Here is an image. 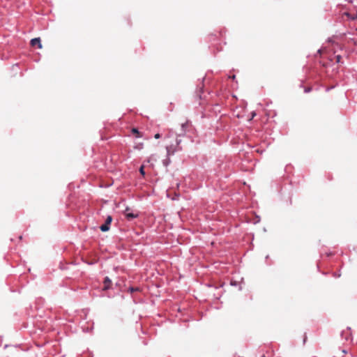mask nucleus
<instances>
[{
    "mask_svg": "<svg viewBox=\"0 0 357 357\" xmlns=\"http://www.w3.org/2000/svg\"><path fill=\"white\" fill-rule=\"evenodd\" d=\"M139 172L140 174L142 175V176H144L145 175V172L144 170V167L142 166L139 169Z\"/></svg>",
    "mask_w": 357,
    "mask_h": 357,
    "instance_id": "9",
    "label": "nucleus"
},
{
    "mask_svg": "<svg viewBox=\"0 0 357 357\" xmlns=\"http://www.w3.org/2000/svg\"><path fill=\"white\" fill-rule=\"evenodd\" d=\"M111 283H112L111 280L108 277H105L104 279L103 289L107 290V289H109Z\"/></svg>",
    "mask_w": 357,
    "mask_h": 357,
    "instance_id": "5",
    "label": "nucleus"
},
{
    "mask_svg": "<svg viewBox=\"0 0 357 357\" xmlns=\"http://www.w3.org/2000/svg\"><path fill=\"white\" fill-rule=\"evenodd\" d=\"M132 133H136V134H137V137H141V136L139 135V131H138V130H137V128H132Z\"/></svg>",
    "mask_w": 357,
    "mask_h": 357,
    "instance_id": "8",
    "label": "nucleus"
},
{
    "mask_svg": "<svg viewBox=\"0 0 357 357\" xmlns=\"http://www.w3.org/2000/svg\"><path fill=\"white\" fill-rule=\"evenodd\" d=\"M186 126H187V123H182L181 124V128H182L183 133L185 132V128Z\"/></svg>",
    "mask_w": 357,
    "mask_h": 357,
    "instance_id": "10",
    "label": "nucleus"
},
{
    "mask_svg": "<svg viewBox=\"0 0 357 357\" xmlns=\"http://www.w3.org/2000/svg\"><path fill=\"white\" fill-rule=\"evenodd\" d=\"M310 91V88H307V89H305V93H308Z\"/></svg>",
    "mask_w": 357,
    "mask_h": 357,
    "instance_id": "15",
    "label": "nucleus"
},
{
    "mask_svg": "<svg viewBox=\"0 0 357 357\" xmlns=\"http://www.w3.org/2000/svg\"><path fill=\"white\" fill-rule=\"evenodd\" d=\"M349 330H350V328H347V332L344 331L342 332L341 335H342V337H344V335H345L344 338H345L346 340H349V335H350V333H349Z\"/></svg>",
    "mask_w": 357,
    "mask_h": 357,
    "instance_id": "6",
    "label": "nucleus"
},
{
    "mask_svg": "<svg viewBox=\"0 0 357 357\" xmlns=\"http://www.w3.org/2000/svg\"><path fill=\"white\" fill-rule=\"evenodd\" d=\"M170 162L171 160L169 158V156H167V158L162 161V163L165 167H167L170 164Z\"/></svg>",
    "mask_w": 357,
    "mask_h": 357,
    "instance_id": "7",
    "label": "nucleus"
},
{
    "mask_svg": "<svg viewBox=\"0 0 357 357\" xmlns=\"http://www.w3.org/2000/svg\"><path fill=\"white\" fill-rule=\"evenodd\" d=\"M340 59H341V56H340V55L336 56V61L337 63L340 62Z\"/></svg>",
    "mask_w": 357,
    "mask_h": 357,
    "instance_id": "12",
    "label": "nucleus"
},
{
    "mask_svg": "<svg viewBox=\"0 0 357 357\" xmlns=\"http://www.w3.org/2000/svg\"><path fill=\"white\" fill-rule=\"evenodd\" d=\"M112 221V218L110 215H108L105 220V224L100 227V229L102 231H107L109 229V225Z\"/></svg>",
    "mask_w": 357,
    "mask_h": 357,
    "instance_id": "2",
    "label": "nucleus"
},
{
    "mask_svg": "<svg viewBox=\"0 0 357 357\" xmlns=\"http://www.w3.org/2000/svg\"><path fill=\"white\" fill-rule=\"evenodd\" d=\"M231 285H236V282H233V281H231Z\"/></svg>",
    "mask_w": 357,
    "mask_h": 357,
    "instance_id": "16",
    "label": "nucleus"
},
{
    "mask_svg": "<svg viewBox=\"0 0 357 357\" xmlns=\"http://www.w3.org/2000/svg\"><path fill=\"white\" fill-rule=\"evenodd\" d=\"M126 217L128 220H132L138 216V214L132 212H128V208H126L125 212Z\"/></svg>",
    "mask_w": 357,
    "mask_h": 357,
    "instance_id": "3",
    "label": "nucleus"
},
{
    "mask_svg": "<svg viewBox=\"0 0 357 357\" xmlns=\"http://www.w3.org/2000/svg\"><path fill=\"white\" fill-rule=\"evenodd\" d=\"M172 135H173V132H172V131L171 130V131H169V135L167 136V137H170Z\"/></svg>",
    "mask_w": 357,
    "mask_h": 357,
    "instance_id": "14",
    "label": "nucleus"
},
{
    "mask_svg": "<svg viewBox=\"0 0 357 357\" xmlns=\"http://www.w3.org/2000/svg\"><path fill=\"white\" fill-rule=\"evenodd\" d=\"M31 45L32 46L38 45V47L39 48H42V45H41V42H40V38H35L31 39Z\"/></svg>",
    "mask_w": 357,
    "mask_h": 357,
    "instance_id": "4",
    "label": "nucleus"
},
{
    "mask_svg": "<svg viewBox=\"0 0 357 357\" xmlns=\"http://www.w3.org/2000/svg\"><path fill=\"white\" fill-rule=\"evenodd\" d=\"M256 115L255 112H252V118H253Z\"/></svg>",
    "mask_w": 357,
    "mask_h": 357,
    "instance_id": "17",
    "label": "nucleus"
},
{
    "mask_svg": "<svg viewBox=\"0 0 357 357\" xmlns=\"http://www.w3.org/2000/svg\"><path fill=\"white\" fill-rule=\"evenodd\" d=\"M154 137H155V139H159V138L160 137V135L159 133H157V134H155V135H154Z\"/></svg>",
    "mask_w": 357,
    "mask_h": 357,
    "instance_id": "13",
    "label": "nucleus"
},
{
    "mask_svg": "<svg viewBox=\"0 0 357 357\" xmlns=\"http://www.w3.org/2000/svg\"><path fill=\"white\" fill-rule=\"evenodd\" d=\"M181 142V139H176V146H177L178 148H181L179 146V144Z\"/></svg>",
    "mask_w": 357,
    "mask_h": 357,
    "instance_id": "11",
    "label": "nucleus"
},
{
    "mask_svg": "<svg viewBox=\"0 0 357 357\" xmlns=\"http://www.w3.org/2000/svg\"><path fill=\"white\" fill-rule=\"evenodd\" d=\"M167 155L170 156L174 155L176 151H181V148H178L176 145L171 144L166 146Z\"/></svg>",
    "mask_w": 357,
    "mask_h": 357,
    "instance_id": "1",
    "label": "nucleus"
}]
</instances>
